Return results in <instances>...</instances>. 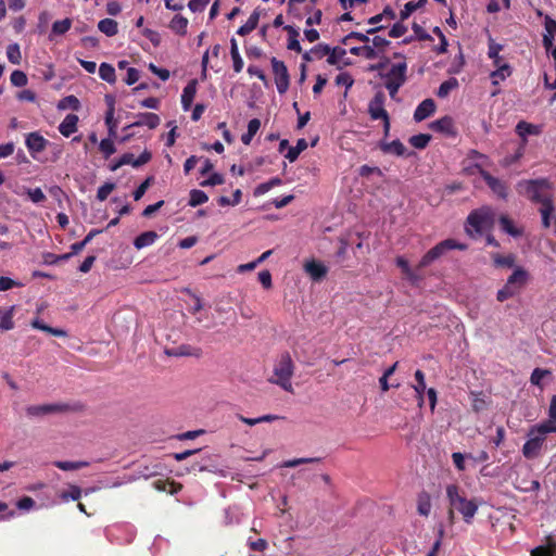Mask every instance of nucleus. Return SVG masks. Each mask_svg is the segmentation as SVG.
<instances>
[{
  "label": "nucleus",
  "instance_id": "obj_56",
  "mask_svg": "<svg viewBox=\"0 0 556 556\" xmlns=\"http://www.w3.org/2000/svg\"><path fill=\"white\" fill-rule=\"evenodd\" d=\"M543 37H549L555 39L556 37V21L549 16L544 18V34Z\"/></svg>",
  "mask_w": 556,
  "mask_h": 556
},
{
  "label": "nucleus",
  "instance_id": "obj_31",
  "mask_svg": "<svg viewBox=\"0 0 556 556\" xmlns=\"http://www.w3.org/2000/svg\"><path fill=\"white\" fill-rule=\"evenodd\" d=\"M98 28L101 33L112 37L117 34L118 25L117 22L112 18H103L98 23Z\"/></svg>",
  "mask_w": 556,
  "mask_h": 556
},
{
  "label": "nucleus",
  "instance_id": "obj_51",
  "mask_svg": "<svg viewBox=\"0 0 556 556\" xmlns=\"http://www.w3.org/2000/svg\"><path fill=\"white\" fill-rule=\"evenodd\" d=\"M72 21L70 18H64L61 21H55L52 24V34L54 35H63L71 29Z\"/></svg>",
  "mask_w": 556,
  "mask_h": 556
},
{
  "label": "nucleus",
  "instance_id": "obj_25",
  "mask_svg": "<svg viewBox=\"0 0 556 556\" xmlns=\"http://www.w3.org/2000/svg\"><path fill=\"white\" fill-rule=\"evenodd\" d=\"M396 265L402 269L405 277L413 283H417L420 280V275L416 270L412 269L407 260L403 256L396 257Z\"/></svg>",
  "mask_w": 556,
  "mask_h": 556
},
{
  "label": "nucleus",
  "instance_id": "obj_45",
  "mask_svg": "<svg viewBox=\"0 0 556 556\" xmlns=\"http://www.w3.org/2000/svg\"><path fill=\"white\" fill-rule=\"evenodd\" d=\"M83 491L77 485H70L67 491L60 494L62 502L78 501L81 497Z\"/></svg>",
  "mask_w": 556,
  "mask_h": 556
},
{
  "label": "nucleus",
  "instance_id": "obj_15",
  "mask_svg": "<svg viewBox=\"0 0 556 556\" xmlns=\"http://www.w3.org/2000/svg\"><path fill=\"white\" fill-rule=\"evenodd\" d=\"M435 111V103L432 99H426L418 104L414 112V119L421 122L431 116Z\"/></svg>",
  "mask_w": 556,
  "mask_h": 556
},
{
  "label": "nucleus",
  "instance_id": "obj_7",
  "mask_svg": "<svg viewBox=\"0 0 556 556\" xmlns=\"http://www.w3.org/2000/svg\"><path fill=\"white\" fill-rule=\"evenodd\" d=\"M466 250L467 245L460 242H457L454 239H446L438 243L435 247L430 249L420 260L418 264V268H424L429 266L435 260L444 255L450 250Z\"/></svg>",
  "mask_w": 556,
  "mask_h": 556
},
{
  "label": "nucleus",
  "instance_id": "obj_30",
  "mask_svg": "<svg viewBox=\"0 0 556 556\" xmlns=\"http://www.w3.org/2000/svg\"><path fill=\"white\" fill-rule=\"evenodd\" d=\"M531 556H556V541H548L544 545L536 546L531 551Z\"/></svg>",
  "mask_w": 556,
  "mask_h": 556
},
{
  "label": "nucleus",
  "instance_id": "obj_34",
  "mask_svg": "<svg viewBox=\"0 0 556 556\" xmlns=\"http://www.w3.org/2000/svg\"><path fill=\"white\" fill-rule=\"evenodd\" d=\"M353 55H362L367 60H374L378 56V51L370 46L353 47L350 49Z\"/></svg>",
  "mask_w": 556,
  "mask_h": 556
},
{
  "label": "nucleus",
  "instance_id": "obj_58",
  "mask_svg": "<svg viewBox=\"0 0 556 556\" xmlns=\"http://www.w3.org/2000/svg\"><path fill=\"white\" fill-rule=\"evenodd\" d=\"M114 188H115V185L113 182H105L98 189L97 199L99 201L106 200L108 197L110 195V193L114 190Z\"/></svg>",
  "mask_w": 556,
  "mask_h": 556
},
{
  "label": "nucleus",
  "instance_id": "obj_22",
  "mask_svg": "<svg viewBox=\"0 0 556 556\" xmlns=\"http://www.w3.org/2000/svg\"><path fill=\"white\" fill-rule=\"evenodd\" d=\"M101 230L99 229H92L89 231V233L85 237L84 240L79 242H75L71 245V253L64 254L61 256L62 260H67L72 255L78 254L91 240L94 236L99 235Z\"/></svg>",
  "mask_w": 556,
  "mask_h": 556
},
{
  "label": "nucleus",
  "instance_id": "obj_19",
  "mask_svg": "<svg viewBox=\"0 0 556 556\" xmlns=\"http://www.w3.org/2000/svg\"><path fill=\"white\" fill-rule=\"evenodd\" d=\"M160 117L154 113H141L137 115L136 122H134L129 127L135 126H148L150 129H154L160 125Z\"/></svg>",
  "mask_w": 556,
  "mask_h": 556
},
{
  "label": "nucleus",
  "instance_id": "obj_57",
  "mask_svg": "<svg viewBox=\"0 0 556 556\" xmlns=\"http://www.w3.org/2000/svg\"><path fill=\"white\" fill-rule=\"evenodd\" d=\"M493 261H494V264L496 266L511 267L514 265V263H515V257L513 255L503 256V255H500V254H494L493 255Z\"/></svg>",
  "mask_w": 556,
  "mask_h": 556
},
{
  "label": "nucleus",
  "instance_id": "obj_59",
  "mask_svg": "<svg viewBox=\"0 0 556 556\" xmlns=\"http://www.w3.org/2000/svg\"><path fill=\"white\" fill-rule=\"evenodd\" d=\"M312 54L315 55L316 60H321L323 58L330 54V47L325 43H319V45L315 46L314 48H312Z\"/></svg>",
  "mask_w": 556,
  "mask_h": 556
},
{
  "label": "nucleus",
  "instance_id": "obj_10",
  "mask_svg": "<svg viewBox=\"0 0 556 556\" xmlns=\"http://www.w3.org/2000/svg\"><path fill=\"white\" fill-rule=\"evenodd\" d=\"M151 153L144 150L137 159L132 153L123 154L119 160L112 166V170H116L121 166L131 165L132 167H139L151 160Z\"/></svg>",
  "mask_w": 556,
  "mask_h": 556
},
{
  "label": "nucleus",
  "instance_id": "obj_11",
  "mask_svg": "<svg viewBox=\"0 0 556 556\" xmlns=\"http://www.w3.org/2000/svg\"><path fill=\"white\" fill-rule=\"evenodd\" d=\"M368 113L372 119H387L389 116L384 109V94L377 92L368 104Z\"/></svg>",
  "mask_w": 556,
  "mask_h": 556
},
{
  "label": "nucleus",
  "instance_id": "obj_61",
  "mask_svg": "<svg viewBox=\"0 0 556 556\" xmlns=\"http://www.w3.org/2000/svg\"><path fill=\"white\" fill-rule=\"evenodd\" d=\"M353 83H354L353 78L348 73H340L336 77V84L338 86H344L346 89L351 88Z\"/></svg>",
  "mask_w": 556,
  "mask_h": 556
},
{
  "label": "nucleus",
  "instance_id": "obj_32",
  "mask_svg": "<svg viewBox=\"0 0 556 556\" xmlns=\"http://www.w3.org/2000/svg\"><path fill=\"white\" fill-rule=\"evenodd\" d=\"M260 128H261V121L258 118L251 119L248 124L247 132L241 136V141L247 146L250 144L253 137L260 130Z\"/></svg>",
  "mask_w": 556,
  "mask_h": 556
},
{
  "label": "nucleus",
  "instance_id": "obj_2",
  "mask_svg": "<svg viewBox=\"0 0 556 556\" xmlns=\"http://www.w3.org/2000/svg\"><path fill=\"white\" fill-rule=\"evenodd\" d=\"M446 496L452 507L450 517L453 518V509L458 510L464 520L470 523L478 510V504L472 500H467L459 493V488L455 484L446 486Z\"/></svg>",
  "mask_w": 556,
  "mask_h": 556
},
{
  "label": "nucleus",
  "instance_id": "obj_26",
  "mask_svg": "<svg viewBox=\"0 0 556 556\" xmlns=\"http://www.w3.org/2000/svg\"><path fill=\"white\" fill-rule=\"evenodd\" d=\"M260 13L254 11L248 18V21L238 28L237 34L239 36H247L252 33L258 24Z\"/></svg>",
  "mask_w": 556,
  "mask_h": 556
},
{
  "label": "nucleus",
  "instance_id": "obj_5",
  "mask_svg": "<svg viewBox=\"0 0 556 556\" xmlns=\"http://www.w3.org/2000/svg\"><path fill=\"white\" fill-rule=\"evenodd\" d=\"M407 63L405 61L392 64L388 72L380 73V77L384 80V87L389 94L394 99L400 88L406 83Z\"/></svg>",
  "mask_w": 556,
  "mask_h": 556
},
{
  "label": "nucleus",
  "instance_id": "obj_38",
  "mask_svg": "<svg viewBox=\"0 0 556 556\" xmlns=\"http://www.w3.org/2000/svg\"><path fill=\"white\" fill-rule=\"evenodd\" d=\"M188 20L182 15H175L170 21L169 27L173 31L179 35L187 33Z\"/></svg>",
  "mask_w": 556,
  "mask_h": 556
},
{
  "label": "nucleus",
  "instance_id": "obj_20",
  "mask_svg": "<svg viewBox=\"0 0 556 556\" xmlns=\"http://www.w3.org/2000/svg\"><path fill=\"white\" fill-rule=\"evenodd\" d=\"M78 116L75 114H68L59 125V131L64 137H70L77 131Z\"/></svg>",
  "mask_w": 556,
  "mask_h": 556
},
{
  "label": "nucleus",
  "instance_id": "obj_60",
  "mask_svg": "<svg viewBox=\"0 0 556 556\" xmlns=\"http://www.w3.org/2000/svg\"><path fill=\"white\" fill-rule=\"evenodd\" d=\"M27 195L34 203H41L46 200V195L40 188L28 189Z\"/></svg>",
  "mask_w": 556,
  "mask_h": 556
},
{
  "label": "nucleus",
  "instance_id": "obj_62",
  "mask_svg": "<svg viewBox=\"0 0 556 556\" xmlns=\"http://www.w3.org/2000/svg\"><path fill=\"white\" fill-rule=\"evenodd\" d=\"M258 281L262 283V286L265 288V289H270L273 287V281H271V274L269 270L265 269V270H261L258 273Z\"/></svg>",
  "mask_w": 556,
  "mask_h": 556
},
{
  "label": "nucleus",
  "instance_id": "obj_18",
  "mask_svg": "<svg viewBox=\"0 0 556 556\" xmlns=\"http://www.w3.org/2000/svg\"><path fill=\"white\" fill-rule=\"evenodd\" d=\"M15 306L12 305L10 307H0V330L9 331L14 328V317Z\"/></svg>",
  "mask_w": 556,
  "mask_h": 556
},
{
  "label": "nucleus",
  "instance_id": "obj_12",
  "mask_svg": "<svg viewBox=\"0 0 556 556\" xmlns=\"http://www.w3.org/2000/svg\"><path fill=\"white\" fill-rule=\"evenodd\" d=\"M25 144L31 156L36 157L37 153H40L46 149L48 140L45 139L39 132L35 131L27 135Z\"/></svg>",
  "mask_w": 556,
  "mask_h": 556
},
{
  "label": "nucleus",
  "instance_id": "obj_16",
  "mask_svg": "<svg viewBox=\"0 0 556 556\" xmlns=\"http://www.w3.org/2000/svg\"><path fill=\"white\" fill-rule=\"evenodd\" d=\"M429 127L437 132L445 134V135H454V123L452 117L444 116L437 121L430 123Z\"/></svg>",
  "mask_w": 556,
  "mask_h": 556
},
{
  "label": "nucleus",
  "instance_id": "obj_6",
  "mask_svg": "<svg viewBox=\"0 0 556 556\" xmlns=\"http://www.w3.org/2000/svg\"><path fill=\"white\" fill-rule=\"evenodd\" d=\"M494 218V213L490 207H481L469 214L467 218L466 231L468 235H481L488 230Z\"/></svg>",
  "mask_w": 556,
  "mask_h": 556
},
{
  "label": "nucleus",
  "instance_id": "obj_17",
  "mask_svg": "<svg viewBox=\"0 0 556 556\" xmlns=\"http://www.w3.org/2000/svg\"><path fill=\"white\" fill-rule=\"evenodd\" d=\"M197 93V80L189 81L182 90L181 105L184 111H189Z\"/></svg>",
  "mask_w": 556,
  "mask_h": 556
},
{
  "label": "nucleus",
  "instance_id": "obj_50",
  "mask_svg": "<svg viewBox=\"0 0 556 556\" xmlns=\"http://www.w3.org/2000/svg\"><path fill=\"white\" fill-rule=\"evenodd\" d=\"M431 139L430 135L419 134L409 138V143L416 149H425Z\"/></svg>",
  "mask_w": 556,
  "mask_h": 556
},
{
  "label": "nucleus",
  "instance_id": "obj_64",
  "mask_svg": "<svg viewBox=\"0 0 556 556\" xmlns=\"http://www.w3.org/2000/svg\"><path fill=\"white\" fill-rule=\"evenodd\" d=\"M407 31V27L401 23H395L389 31V36L392 38H400Z\"/></svg>",
  "mask_w": 556,
  "mask_h": 556
},
{
  "label": "nucleus",
  "instance_id": "obj_33",
  "mask_svg": "<svg viewBox=\"0 0 556 556\" xmlns=\"http://www.w3.org/2000/svg\"><path fill=\"white\" fill-rule=\"evenodd\" d=\"M99 76L102 80L109 84H114L116 81L115 68L109 63L100 64Z\"/></svg>",
  "mask_w": 556,
  "mask_h": 556
},
{
  "label": "nucleus",
  "instance_id": "obj_42",
  "mask_svg": "<svg viewBox=\"0 0 556 556\" xmlns=\"http://www.w3.org/2000/svg\"><path fill=\"white\" fill-rule=\"evenodd\" d=\"M382 26H378V27H374V28H370L367 30V34H363V33H358V31H352L350 33L349 35H346L342 42L344 45H346L351 39H357L362 42H368L369 41V37L367 36L368 34H374L376 31H378L379 29H381Z\"/></svg>",
  "mask_w": 556,
  "mask_h": 556
},
{
  "label": "nucleus",
  "instance_id": "obj_48",
  "mask_svg": "<svg viewBox=\"0 0 556 556\" xmlns=\"http://www.w3.org/2000/svg\"><path fill=\"white\" fill-rule=\"evenodd\" d=\"M418 513L421 516H428L431 510L430 496L427 493H421L418 497Z\"/></svg>",
  "mask_w": 556,
  "mask_h": 556
},
{
  "label": "nucleus",
  "instance_id": "obj_46",
  "mask_svg": "<svg viewBox=\"0 0 556 556\" xmlns=\"http://www.w3.org/2000/svg\"><path fill=\"white\" fill-rule=\"evenodd\" d=\"M457 87H458V81H457V79H456V78H450V79H447V80L443 81V83L440 85V87H439V89H438V92H437V96H438L439 98H445V97H447V96H448V93H450L453 89H455V88H457Z\"/></svg>",
  "mask_w": 556,
  "mask_h": 556
},
{
  "label": "nucleus",
  "instance_id": "obj_39",
  "mask_svg": "<svg viewBox=\"0 0 556 556\" xmlns=\"http://www.w3.org/2000/svg\"><path fill=\"white\" fill-rule=\"evenodd\" d=\"M307 148V142L305 139H299L296 144L294 147H290L287 154H286V159L289 160V162H294L296 161V159L299 157L300 153L302 151H304L305 149Z\"/></svg>",
  "mask_w": 556,
  "mask_h": 556
},
{
  "label": "nucleus",
  "instance_id": "obj_14",
  "mask_svg": "<svg viewBox=\"0 0 556 556\" xmlns=\"http://www.w3.org/2000/svg\"><path fill=\"white\" fill-rule=\"evenodd\" d=\"M304 270L314 281L321 280L328 273V268L315 260L307 261L304 264Z\"/></svg>",
  "mask_w": 556,
  "mask_h": 556
},
{
  "label": "nucleus",
  "instance_id": "obj_9",
  "mask_svg": "<svg viewBox=\"0 0 556 556\" xmlns=\"http://www.w3.org/2000/svg\"><path fill=\"white\" fill-rule=\"evenodd\" d=\"M475 167L478 169L480 176L483 178V180L486 182L489 188L498 197L502 199L507 198V186L504 181L501 179L493 177L490 173L484 170L480 165L476 164Z\"/></svg>",
  "mask_w": 556,
  "mask_h": 556
},
{
  "label": "nucleus",
  "instance_id": "obj_4",
  "mask_svg": "<svg viewBox=\"0 0 556 556\" xmlns=\"http://www.w3.org/2000/svg\"><path fill=\"white\" fill-rule=\"evenodd\" d=\"M294 371V364L289 353H283L274 367V376L269 380L281 387L287 392H293L291 378Z\"/></svg>",
  "mask_w": 556,
  "mask_h": 556
},
{
  "label": "nucleus",
  "instance_id": "obj_29",
  "mask_svg": "<svg viewBox=\"0 0 556 556\" xmlns=\"http://www.w3.org/2000/svg\"><path fill=\"white\" fill-rule=\"evenodd\" d=\"M30 325L35 329L48 332V333H50L52 336H55V337H66L67 336L65 330L60 329V328H52V327L46 325L45 323H42L38 318L34 319Z\"/></svg>",
  "mask_w": 556,
  "mask_h": 556
},
{
  "label": "nucleus",
  "instance_id": "obj_8",
  "mask_svg": "<svg viewBox=\"0 0 556 556\" xmlns=\"http://www.w3.org/2000/svg\"><path fill=\"white\" fill-rule=\"evenodd\" d=\"M271 67L273 73L275 75L277 91L280 94H283L288 90L290 85V76L288 73V68L282 61H279L276 58L271 59Z\"/></svg>",
  "mask_w": 556,
  "mask_h": 556
},
{
  "label": "nucleus",
  "instance_id": "obj_40",
  "mask_svg": "<svg viewBox=\"0 0 556 556\" xmlns=\"http://www.w3.org/2000/svg\"><path fill=\"white\" fill-rule=\"evenodd\" d=\"M500 225H501V228L503 231L507 232L508 235H510L513 237H518L521 235V230L519 228H517L514 225L513 220L505 215L501 216Z\"/></svg>",
  "mask_w": 556,
  "mask_h": 556
},
{
  "label": "nucleus",
  "instance_id": "obj_53",
  "mask_svg": "<svg viewBox=\"0 0 556 556\" xmlns=\"http://www.w3.org/2000/svg\"><path fill=\"white\" fill-rule=\"evenodd\" d=\"M316 462H319V458H316V457L294 458V459H289V460L283 462L280 465V467H282V468H292V467H296V466L302 465V464H311V463H316Z\"/></svg>",
  "mask_w": 556,
  "mask_h": 556
},
{
  "label": "nucleus",
  "instance_id": "obj_3",
  "mask_svg": "<svg viewBox=\"0 0 556 556\" xmlns=\"http://www.w3.org/2000/svg\"><path fill=\"white\" fill-rule=\"evenodd\" d=\"M549 433L554 432L547 428V426L542 425L541 422L532 426L527 433L528 440L522 446V455L527 459L536 458L541 453L547 434Z\"/></svg>",
  "mask_w": 556,
  "mask_h": 556
},
{
  "label": "nucleus",
  "instance_id": "obj_52",
  "mask_svg": "<svg viewBox=\"0 0 556 556\" xmlns=\"http://www.w3.org/2000/svg\"><path fill=\"white\" fill-rule=\"evenodd\" d=\"M112 138L113 137L102 139L99 144V149L103 153L105 159L110 157L116 151L115 144H114Z\"/></svg>",
  "mask_w": 556,
  "mask_h": 556
},
{
  "label": "nucleus",
  "instance_id": "obj_49",
  "mask_svg": "<svg viewBox=\"0 0 556 556\" xmlns=\"http://www.w3.org/2000/svg\"><path fill=\"white\" fill-rule=\"evenodd\" d=\"M105 125L108 126L109 136H116L117 122L114 119V106L111 104V108L108 110L105 114Z\"/></svg>",
  "mask_w": 556,
  "mask_h": 556
},
{
  "label": "nucleus",
  "instance_id": "obj_1",
  "mask_svg": "<svg viewBox=\"0 0 556 556\" xmlns=\"http://www.w3.org/2000/svg\"><path fill=\"white\" fill-rule=\"evenodd\" d=\"M517 191L534 203L540 204L539 212L544 228L551 227V215L555 212L552 184L547 179L522 180L517 184Z\"/></svg>",
  "mask_w": 556,
  "mask_h": 556
},
{
  "label": "nucleus",
  "instance_id": "obj_13",
  "mask_svg": "<svg viewBox=\"0 0 556 556\" xmlns=\"http://www.w3.org/2000/svg\"><path fill=\"white\" fill-rule=\"evenodd\" d=\"M528 280V273L522 268H516L514 273L508 277L506 286L514 291V294H518L521 289L526 286Z\"/></svg>",
  "mask_w": 556,
  "mask_h": 556
},
{
  "label": "nucleus",
  "instance_id": "obj_24",
  "mask_svg": "<svg viewBox=\"0 0 556 556\" xmlns=\"http://www.w3.org/2000/svg\"><path fill=\"white\" fill-rule=\"evenodd\" d=\"M159 238L155 231H146L140 233L134 241V245L136 249L141 250L143 248L152 245L156 239Z\"/></svg>",
  "mask_w": 556,
  "mask_h": 556
},
{
  "label": "nucleus",
  "instance_id": "obj_28",
  "mask_svg": "<svg viewBox=\"0 0 556 556\" xmlns=\"http://www.w3.org/2000/svg\"><path fill=\"white\" fill-rule=\"evenodd\" d=\"M381 150L384 153L394 154L397 156H402L406 152L405 146L400 140H393L391 142H383L381 143Z\"/></svg>",
  "mask_w": 556,
  "mask_h": 556
},
{
  "label": "nucleus",
  "instance_id": "obj_23",
  "mask_svg": "<svg viewBox=\"0 0 556 556\" xmlns=\"http://www.w3.org/2000/svg\"><path fill=\"white\" fill-rule=\"evenodd\" d=\"M62 409L61 405L47 404V405H33L26 408L28 416H43Z\"/></svg>",
  "mask_w": 556,
  "mask_h": 556
},
{
  "label": "nucleus",
  "instance_id": "obj_54",
  "mask_svg": "<svg viewBox=\"0 0 556 556\" xmlns=\"http://www.w3.org/2000/svg\"><path fill=\"white\" fill-rule=\"evenodd\" d=\"M10 80L15 87H24L28 81L26 74L18 70L12 72Z\"/></svg>",
  "mask_w": 556,
  "mask_h": 556
},
{
  "label": "nucleus",
  "instance_id": "obj_27",
  "mask_svg": "<svg viewBox=\"0 0 556 556\" xmlns=\"http://www.w3.org/2000/svg\"><path fill=\"white\" fill-rule=\"evenodd\" d=\"M516 131L521 138L526 139L528 136L539 135L541 132V128L538 125L522 121L517 124Z\"/></svg>",
  "mask_w": 556,
  "mask_h": 556
},
{
  "label": "nucleus",
  "instance_id": "obj_43",
  "mask_svg": "<svg viewBox=\"0 0 556 556\" xmlns=\"http://www.w3.org/2000/svg\"><path fill=\"white\" fill-rule=\"evenodd\" d=\"M55 467L61 470H78L80 468L87 467L89 464L87 462H68V460H56L53 463Z\"/></svg>",
  "mask_w": 556,
  "mask_h": 556
},
{
  "label": "nucleus",
  "instance_id": "obj_41",
  "mask_svg": "<svg viewBox=\"0 0 556 556\" xmlns=\"http://www.w3.org/2000/svg\"><path fill=\"white\" fill-rule=\"evenodd\" d=\"M286 29L289 31V39H288L287 48L289 50H292L295 52H301L302 48H301L300 41L298 39L299 31L295 28H293L292 26H286Z\"/></svg>",
  "mask_w": 556,
  "mask_h": 556
},
{
  "label": "nucleus",
  "instance_id": "obj_35",
  "mask_svg": "<svg viewBox=\"0 0 556 556\" xmlns=\"http://www.w3.org/2000/svg\"><path fill=\"white\" fill-rule=\"evenodd\" d=\"M541 424L547 426V428L556 433V395H553L551 399L548 407V419L542 421Z\"/></svg>",
  "mask_w": 556,
  "mask_h": 556
},
{
  "label": "nucleus",
  "instance_id": "obj_37",
  "mask_svg": "<svg viewBox=\"0 0 556 556\" xmlns=\"http://www.w3.org/2000/svg\"><path fill=\"white\" fill-rule=\"evenodd\" d=\"M281 184H282V180L279 177H274L266 182L260 184L254 189V195L255 197L263 195V194L267 193L269 190H271L274 187L280 186Z\"/></svg>",
  "mask_w": 556,
  "mask_h": 556
},
{
  "label": "nucleus",
  "instance_id": "obj_55",
  "mask_svg": "<svg viewBox=\"0 0 556 556\" xmlns=\"http://www.w3.org/2000/svg\"><path fill=\"white\" fill-rule=\"evenodd\" d=\"M551 374L552 372L547 369L535 368L531 374L530 381L532 384L541 387L542 380L545 377L551 376Z\"/></svg>",
  "mask_w": 556,
  "mask_h": 556
},
{
  "label": "nucleus",
  "instance_id": "obj_44",
  "mask_svg": "<svg viewBox=\"0 0 556 556\" xmlns=\"http://www.w3.org/2000/svg\"><path fill=\"white\" fill-rule=\"evenodd\" d=\"M207 194L199 189H193L190 191L189 205L195 207L198 205L204 204L207 202Z\"/></svg>",
  "mask_w": 556,
  "mask_h": 556
},
{
  "label": "nucleus",
  "instance_id": "obj_47",
  "mask_svg": "<svg viewBox=\"0 0 556 556\" xmlns=\"http://www.w3.org/2000/svg\"><path fill=\"white\" fill-rule=\"evenodd\" d=\"M7 58L12 64H20L22 61L21 49L17 43H11L7 48Z\"/></svg>",
  "mask_w": 556,
  "mask_h": 556
},
{
  "label": "nucleus",
  "instance_id": "obj_63",
  "mask_svg": "<svg viewBox=\"0 0 556 556\" xmlns=\"http://www.w3.org/2000/svg\"><path fill=\"white\" fill-rule=\"evenodd\" d=\"M419 8V3H415L414 1H409L404 5V9L401 11L400 16L401 20H406Z\"/></svg>",
  "mask_w": 556,
  "mask_h": 556
},
{
  "label": "nucleus",
  "instance_id": "obj_21",
  "mask_svg": "<svg viewBox=\"0 0 556 556\" xmlns=\"http://www.w3.org/2000/svg\"><path fill=\"white\" fill-rule=\"evenodd\" d=\"M415 379H416V383L413 384L412 388L414 389V391L416 393L418 406L421 407L424 405V401H425L424 395H425L426 391L428 390L426 388L425 374L419 369L416 370Z\"/></svg>",
  "mask_w": 556,
  "mask_h": 556
},
{
  "label": "nucleus",
  "instance_id": "obj_36",
  "mask_svg": "<svg viewBox=\"0 0 556 556\" xmlns=\"http://www.w3.org/2000/svg\"><path fill=\"white\" fill-rule=\"evenodd\" d=\"M510 74L511 71L508 64L498 65V68L491 73L492 84H500V81L505 80Z\"/></svg>",
  "mask_w": 556,
  "mask_h": 556
}]
</instances>
